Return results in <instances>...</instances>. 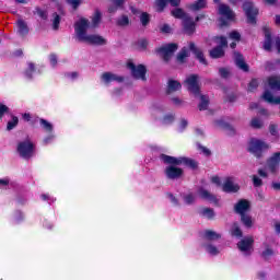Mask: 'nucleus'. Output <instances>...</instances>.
I'll return each mask as SVG.
<instances>
[{"instance_id":"nucleus-1","label":"nucleus","mask_w":280,"mask_h":280,"mask_svg":"<svg viewBox=\"0 0 280 280\" xmlns=\"http://www.w3.org/2000/svg\"><path fill=\"white\" fill-rule=\"evenodd\" d=\"M161 159L167 165L164 170V174L170 180H178V178L183 177L184 171L178 167V165H186V167H190V170L198 168V162L189 158H174L162 154Z\"/></svg>"},{"instance_id":"nucleus-2","label":"nucleus","mask_w":280,"mask_h":280,"mask_svg":"<svg viewBox=\"0 0 280 280\" xmlns=\"http://www.w3.org/2000/svg\"><path fill=\"white\" fill-rule=\"evenodd\" d=\"M90 27L89 20L82 18L74 24V32L78 40L89 45H106V39L100 35L86 34Z\"/></svg>"},{"instance_id":"nucleus-3","label":"nucleus","mask_w":280,"mask_h":280,"mask_svg":"<svg viewBox=\"0 0 280 280\" xmlns=\"http://www.w3.org/2000/svg\"><path fill=\"white\" fill-rule=\"evenodd\" d=\"M189 51H192L195 54L196 58L199 60L201 65H207V59H205V54H202V50L198 49L196 47V44L189 43L188 46H185L179 54L177 55V62L183 65L185 62L186 58H189Z\"/></svg>"},{"instance_id":"nucleus-4","label":"nucleus","mask_w":280,"mask_h":280,"mask_svg":"<svg viewBox=\"0 0 280 280\" xmlns=\"http://www.w3.org/2000/svg\"><path fill=\"white\" fill-rule=\"evenodd\" d=\"M172 16L175 19H182L183 20V26L185 34H188V36H191L196 32V22H194V19L189 18L187 14H185V11L183 9H174L171 12Z\"/></svg>"},{"instance_id":"nucleus-5","label":"nucleus","mask_w":280,"mask_h":280,"mask_svg":"<svg viewBox=\"0 0 280 280\" xmlns=\"http://www.w3.org/2000/svg\"><path fill=\"white\" fill-rule=\"evenodd\" d=\"M270 145L261 140L252 139L248 144V151L257 156V159L261 158V154L269 150Z\"/></svg>"},{"instance_id":"nucleus-6","label":"nucleus","mask_w":280,"mask_h":280,"mask_svg":"<svg viewBox=\"0 0 280 280\" xmlns=\"http://www.w3.org/2000/svg\"><path fill=\"white\" fill-rule=\"evenodd\" d=\"M200 77L198 74H190L184 81V86H186L187 91L192 93V95H200Z\"/></svg>"},{"instance_id":"nucleus-7","label":"nucleus","mask_w":280,"mask_h":280,"mask_svg":"<svg viewBox=\"0 0 280 280\" xmlns=\"http://www.w3.org/2000/svg\"><path fill=\"white\" fill-rule=\"evenodd\" d=\"M18 153L22 159H32L34 156V143L30 139L18 143Z\"/></svg>"},{"instance_id":"nucleus-8","label":"nucleus","mask_w":280,"mask_h":280,"mask_svg":"<svg viewBox=\"0 0 280 280\" xmlns=\"http://www.w3.org/2000/svg\"><path fill=\"white\" fill-rule=\"evenodd\" d=\"M214 43L219 47H215L212 50H210V56L212 58H222V56H224L223 47H226V45H228L226 37H222V36L221 37H215Z\"/></svg>"},{"instance_id":"nucleus-9","label":"nucleus","mask_w":280,"mask_h":280,"mask_svg":"<svg viewBox=\"0 0 280 280\" xmlns=\"http://www.w3.org/2000/svg\"><path fill=\"white\" fill-rule=\"evenodd\" d=\"M128 69H130L131 71V75H133L136 78V80H142V82H145V66L143 65H139V66H135V63H132V61H129L127 63Z\"/></svg>"},{"instance_id":"nucleus-10","label":"nucleus","mask_w":280,"mask_h":280,"mask_svg":"<svg viewBox=\"0 0 280 280\" xmlns=\"http://www.w3.org/2000/svg\"><path fill=\"white\" fill-rule=\"evenodd\" d=\"M244 12L247 16V22L252 25H255L257 14H259V10L253 5V2H245L243 4Z\"/></svg>"},{"instance_id":"nucleus-11","label":"nucleus","mask_w":280,"mask_h":280,"mask_svg":"<svg viewBox=\"0 0 280 280\" xmlns=\"http://www.w3.org/2000/svg\"><path fill=\"white\" fill-rule=\"evenodd\" d=\"M176 49H178V45L168 44V45L161 47L158 51H159L161 58H163V60H165L167 62L172 58V56H174V51H176Z\"/></svg>"},{"instance_id":"nucleus-12","label":"nucleus","mask_w":280,"mask_h":280,"mask_svg":"<svg viewBox=\"0 0 280 280\" xmlns=\"http://www.w3.org/2000/svg\"><path fill=\"white\" fill-rule=\"evenodd\" d=\"M255 241L253 237H245L241 242H238L237 247L241 253H244V255H250L253 253V243Z\"/></svg>"},{"instance_id":"nucleus-13","label":"nucleus","mask_w":280,"mask_h":280,"mask_svg":"<svg viewBox=\"0 0 280 280\" xmlns=\"http://www.w3.org/2000/svg\"><path fill=\"white\" fill-rule=\"evenodd\" d=\"M223 191L228 192V194H235L237 191H240V185H237V183H235V178L233 177H226L225 182L222 186Z\"/></svg>"},{"instance_id":"nucleus-14","label":"nucleus","mask_w":280,"mask_h":280,"mask_svg":"<svg viewBox=\"0 0 280 280\" xmlns=\"http://www.w3.org/2000/svg\"><path fill=\"white\" fill-rule=\"evenodd\" d=\"M279 163H280V152L273 153L266 164V170L269 172H277L279 170Z\"/></svg>"},{"instance_id":"nucleus-15","label":"nucleus","mask_w":280,"mask_h":280,"mask_svg":"<svg viewBox=\"0 0 280 280\" xmlns=\"http://www.w3.org/2000/svg\"><path fill=\"white\" fill-rule=\"evenodd\" d=\"M101 80L105 84H110V82H124V77L115 74L113 72H104L101 75Z\"/></svg>"},{"instance_id":"nucleus-16","label":"nucleus","mask_w":280,"mask_h":280,"mask_svg":"<svg viewBox=\"0 0 280 280\" xmlns=\"http://www.w3.org/2000/svg\"><path fill=\"white\" fill-rule=\"evenodd\" d=\"M250 209V202L246 199L240 200L235 206H234V211L238 213V215H245L246 211Z\"/></svg>"},{"instance_id":"nucleus-17","label":"nucleus","mask_w":280,"mask_h":280,"mask_svg":"<svg viewBox=\"0 0 280 280\" xmlns=\"http://www.w3.org/2000/svg\"><path fill=\"white\" fill-rule=\"evenodd\" d=\"M219 14L221 16H224L228 21H233L235 19V13H233V10L226 4H220L219 5Z\"/></svg>"},{"instance_id":"nucleus-18","label":"nucleus","mask_w":280,"mask_h":280,"mask_svg":"<svg viewBox=\"0 0 280 280\" xmlns=\"http://www.w3.org/2000/svg\"><path fill=\"white\" fill-rule=\"evenodd\" d=\"M198 194H199L200 198H202L203 200H208L209 202H213L214 205H218V197H215L213 194L209 192L207 189L200 188L198 190Z\"/></svg>"},{"instance_id":"nucleus-19","label":"nucleus","mask_w":280,"mask_h":280,"mask_svg":"<svg viewBox=\"0 0 280 280\" xmlns=\"http://www.w3.org/2000/svg\"><path fill=\"white\" fill-rule=\"evenodd\" d=\"M267 85L271 91H280V75H271L267 79Z\"/></svg>"},{"instance_id":"nucleus-20","label":"nucleus","mask_w":280,"mask_h":280,"mask_svg":"<svg viewBox=\"0 0 280 280\" xmlns=\"http://www.w3.org/2000/svg\"><path fill=\"white\" fill-rule=\"evenodd\" d=\"M262 100L265 102H267L268 104H276V105H280V96H276L272 95V92H270L269 90H266L262 94Z\"/></svg>"},{"instance_id":"nucleus-21","label":"nucleus","mask_w":280,"mask_h":280,"mask_svg":"<svg viewBox=\"0 0 280 280\" xmlns=\"http://www.w3.org/2000/svg\"><path fill=\"white\" fill-rule=\"evenodd\" d=\"M234 60L238 69H242V71H248V65H246L244 57H242L240 52H234Z\"/></svg>"},{"instance_id":"nucleus-22","label":"nucleus","mask_w":280,"mask_h":280,"mask_svg":"<svg viewBox=\"0 0 280 280\" xmlns=\"http://www.w3.org/2000/svg\"><path fill=\"white\" fill-rule=\"evenodd\" d=\"M167 93H176V91H180V89H183V85L180 84V82L176 81V80H168L167 83Z\"/></svg>"},{"instance_id":"nucleus-23","label":"nucleus","mask_w":280,"mask_h":280,"mask_svg":"<svg viewBox=\"0 0 280 280\" xmlns=\"http://www.w3.org/2000/svg\"><path fill=\"white\" fill-rule=\"evenodd\" d=\"M264 50L272 51V38L270 37V32L268 30H265Z\"/></svg>"},{"instance_id":"nucleus-24","label":"nucleus","mask_w":280,"mask_h":280,"mask_svg":"<svg viewBox=\"0 0 280 280\" xmlns=\"http://www.w3.org/2000/svg\"><path fill=\"white\" fill-rule=\"evenodd\" d=\"M205 8H207V0H198L189 4V9L192 10V12H198V10H205Z\"/></svg>"},{"instance_id":"nucleus-25","label":"nucleus","mask_w":280,"mask_h":280,"mask_svg":"<svg viewBox=\"0 0 280 280\" xmlns=\"http://www.w3.org/2000/svg\"><path fill=\"white\" fill-rule=\"evenodd\" d=\"M18 32L21 34V36H25L30 32V28L27 27V24L23 20L18 21Z\"/></svg>"},{"instance_id":"nucleus-26","label":"nucleus","mask_w":280,"mask_h":280,"mask_svg":"<svg viewBox=\"0 0 280 280\" xmlns=\"http://www.w3.org/2000/svg\"><path fill=\"white\" fill-rule=\"evenodd\" d=\"M205 249L208 253V255H211L212 257H215V255H220V248H218L213 244L205 245Z\"/></svg>"},{"instance_id":"nucleus-27","label":"nucleus","mask_w":280,"mask_h":280,"mask_svg":"<svg viewBox=\"0 0 280 280\" xmlns=\"http://www.w3.org/2000/svg\"><path fill=\"white\" fill-rule=\"evenodd\" d=\"M102 23V13L100 11H95L92 16V27H97Z\"/></svg>"},{"instance_id":"nucleus-28","label":"nucleus","mask_w":280,"mask_h":280,"mask_svg":"<svg viewBox=\"0 0 280 280\" xmlns=\"http://www.w3.org/2000/svg\"><path fill=\"white\" fill-rule=\"evenodd\" d=\"M241 222L247 229H250V226H253V218H250V215H248V214H241Z\"/></svg>"},{"instance_id":"nucleus-29","label":"nucleus","mask_w":280,"mask_h":280,"mask_svg":"<svg viewBox=\"0 0 280 280\" xmlns=\"http://www.w3.org/2000/svg\"><path fill=\"white\" fill-rule=\"evenodd\" d=\"M165 5H167V0H155L154 2L156 12H163V10H165Z\"/></svg>"},{"instance_id":"nucleus-30","label":"nucleus","mask_w":280,"mask_h":280,"mask_svg":"<svg viewBox=\"0 0 280 280\" xmlns=\"http://www.w3.org/2000/svg\"><path fill=\"white\" fill-rule=\"evenodd\" d=\"M209 106V97L206 95L200 96L199 110H207Z\"/></svg>"},{"instance_id":"nucleus-31","label":"nucleus","mask_w":280,"mask_h":280,"mask_svg":"<svg viewBox=\"0 0 280 280\" xmlns=\"http://www.w3.org/2000/svg\"><path fill=\"white\" fill-rule=\"evenodd\" d=\"M34 73H36V68L34 67V63L30 62L28 68L25 71V75L28 80H32V78H34Z\"/></svg>"},{"instance_id":"nucleus-32","label":"nucleus","mask_w":280,"mask_h":280,"mask_svg":"<svg viewBox=\"0 0 280 280\" xmlns=\"http://www.w3.org/2000/svg\"><path fill=\"white\" fill-rule=\"evenodd\" d=\"M205 237H206V240H210V241L220 240V234H218L211 230H207L205 232Z\"/></svg>"},{"instance_id":"nucleus-33","label":"nucleus","mask_w":280,"mask_h":280,"mask_svg":"<svg viewBox=\"0 0 280 280\" xmlns=\"http://www.w3.org/2000/svg\"><path fill=\"white\" fill-rule=\"evenodd\" d=\"M117 25H119L120 27H126L127 25H130V19H128V15H121L117 20Z\"/></svg>"},{"instance_id":"nucleus-34","label":"nucleus","mask_w":280,"mask_h":280,"mask_svg":"<svg viewBox=\"0 0 280 280\" xmlns=\"http://www.w3.org/2000/svg\"><path fill=\"white\" fill-rule=\"evenodd\" d=\"M231 234L233 237H242V230L240 229V225L237 223H234L231 229Z\"/></svg>"},{"instance_id":"nucleus-35","label":"nucleus","mask_w":280,"mask_h":280,"mask_svg":"<svg viewBox=\"0 0 280 280\" xmlns=\"http://www.w3.org/2000/svg\"><path fill=\"white\" fill-rule=\"evenodd\" d=\"M39 121H40V125L43 126L44 130H46V132H52L54 125H51V122H49L43 118Z\"/></svg>"},{"instance_id":"nucleus-36","label":"nucleus","mask_w":280,"mask_h":280,"mask_svg":"<svg viewBox=\"0 0 280 280\" xmlns=\"http://www.w3.org/2000/svg\"><path fill=\"white\" fill-rule=\"evenodd\" d=\"M16 126H19V117L12 116V119L7 125V129L14 130Z\"/></svg>"},{"instance_id":"nucleus-37","label":"nucleus","mask_w":280,"mask_h":280,"mask_svg":"<svg viewBox=\"0 0 280 280\" xmlns=\"http://www.w3.org/2000/svg\"><path fill=\"white\" fill-rule=\"evenodd\" d=\"M66 3L73 8V10H78L82 5V0H66Z\"/></svg>"},{"instance_id":"nucleus-38","label":"nucleus","mask_w":280,"mask_h":280,"mask_svg":"<svg viewBox=\"0 0 280 280\" xmlns=\"http://www.w3.org/2000/svg\"><path fill=\"white\" fill-rule=\"evenodd\" d=\"M201 215H203V218H208L209 220H211V218H213V215H215V213L213 212V209L205 208L201 211Z\"/></svg>"},{"instance_id":"nucleus-39","label":"nucleus","mask_w":280,"mask_h":280,"mask_svg":"<svg viewBox=\"0 0 280 280\" xmlns=\"http://www.w3.org/2000/svg\"><path fill=\"white\" fill-rule=\"evenodd\" d=\"M269 132L272 137H275V139H279V128L277 127V125H270Z\"/></svg>"},{"instance_id":"nucleus-40","label":"nucleus","mask_w":280,"mask_h":280,"mask_svg":"<svg viewBox=\"0 0 280 280\" xmlns=\"http://www.w3.org/2000/svg\"><path fill=\"white\" fill-rule=\"evenodd\" d=\"M60 25V15H58L57 13L52 14V30H58Z\"/></svg>"},{"instance_id":"nucleus-41","label":"nucleus","mask_w":280,"mask_h":280,"mask_svg":"<svg viewBox=\"0 0 280 280\" xmlns=\"http://www.w3.org/2000/svg\"><path fill=\"white\" fill-rule=\"evenodd\" d=\"M252 128H261L264 126V121L259 118H253L250 121Z\"/></svg>"},{"instance_id":"nucleus-42","label":"nucleus","mask_w":280,"mask_h":280,"mask_svg":"<svg viewBox=\"0 0 280 280\" xmlns=\"http://www.w3.org/2000/svg\"><path fill=\"white\" fill-rule=\"evenodd\" d=\"M184 200L186 205H192V202H196V196H194V194H188L184 197Z\"/></svg>"},{"instance_id":"nucleus-43","label":"nucleus","mask_w":280,"mask_h":280,"mask_svg":"<svg viewBox=\"0 0 280 280\" xmlns=\"http://www.w3.org/2000/svg\"><path fill=\"white\" fill-rule=\"evenodd\" d=\"M140 21L142 25H148V23H150V15L148 13H142L140 15Z\"/></svg>"},{"instance_id":"nucleus-44","label":"nucleus","mask_w":280,"mask_h":280,"mask_svg":"<svg viewBox=\"0 0 280 280\" xmlns=\"http://www.w3.org/2000/svg\"><path fill=\"white\" fill-rule=\"evenodd\" d=\"M231 40H235L236 43H238L240 38H242V35H240L238 32L233 31L229 34Z\"/></svg>"},{"instance_id":"nucleus-45","label":"nucleus","mask_w":280,"mask_h":280,"mask_svg":"<svg viewBox=\"0 0 280 280\" xmlns=\"http://www.w3.org/2000/svg\"><path fill=\"white\" fill-rule=\"evenodd\" d=\"M258 86H259V81H257V79H253L249 82L248 91H255V89H257Z\"/></svg>"},{"instance_id":"nucleus-46","label":"nucleus","mask_w":280,"mask_h":280,"mask_svg":"<svg viewBox=\"0 0 280 280\" xmlns=\"http://www.w3.org/2000/svg\"><path fill=\"white\" fill-rule=\"evenodd\" d=\"M253 183L254 187H261V185H264V182L257 175L253 176Z\"/></svg>"},{"instance_id":"nucleus-47","label":"nucleus","mask_w":280,"mask_h":280,"mask_svg":"<svg viewBox=\"0 0 280 280\" xmlns=\"http://www.w3.org/2000/svg\"><path fill=\"white\" fill-rule=\"evenodd\" d=\"M172 121H174V115L168 114V115L164 116L163 124L167 125V124H172Z\"/></svg>"},{"instance_id":"nucleus-48","label":"nucleus","mask_w":280,"mask_h":280,"mask_svg":"<svg viewBox=\"0 0 280 280\" xmlns=\"http://www.w3.org/2000/svg\"><path fill=\"white\" fill-rule=\"evenodd\" d=\"M8 110H9L8 106L0 103V119L3 117V115H5V113H8Z\"/></svg>"},{"instance_id":"nucleus-49","label":"nucleus","mask_w":280,"mask_h":280,"mask_svg":"<svg viewBox=\"0 0 280 280\" xmlns=\"http://www.w3.org/2000/svg\"><path fill=\"white\" fill-rule=\"evenodd\" d=\"M272 255H273V252L270 248H267L266 250L262 252V257L265 259H268V257H272Z\"/></svg>"},{"instance_id":"nucleus-50","label":"nucleus","mask_w":280,"mask_h":280,"mask_svg":"<svg viewBox=\"0 0 280 280\" xmlns=\"http://www.w3.org/2000/svg\"><path fill=\"white\" fill-rule=\"evenodd\" d=\"M49 60L51 67H56V65H58V57L56 55H50Z\"/></svg>"},{"instance_id":"nucleus-51","label":"nucleus","mask_w":280,"mask_h":280,"mask_svg":"<svg viewBox=\"0 0 280 280\" xmlns=\"http://www.w3.org/2000/svg\"><path fill=\"white\" fill-rule=\"evenodd\" d=\"M199 150H201L205 156H211V150L207 149L206 147L199 145Z\"/></svg>"},{"instance_id":"nucleus-52","label":"nucleus","mask_w":280,"mask_h":280,"mask_svg":"<svg viewBox=\"0 0 280 280\" xmlns=\"http://www.w3.org/2000/svg\"><path fill=\"white\" fill-rule=\"evenodd\" d=\"M219 73H220L221 78H229V70L226 68H221L219 70Z\"/></svg>"},{"instance_id":"nucleus-53","label":"nucleus","mask_w":280,"mask_h":280,"mask_svg":"<svg viewBox=\"0 0 280 280\" xmlns=\"http://www.w3.org/2000/svg\"><path fill=\"white\" fill-rule=\"evenodd\" d=\"M273 47H276L278 54H280V38L276 37L273 40Z\"/></svg>"},{"instance_id":"nucleus-54","label":"nucleus","mask_w":280,"mask_h":280,"mask_svg":"<svg viewBox=\"0 0 280 280\" xmlns=\"http://www.w3.org/2000/svg\"><path fill=\"white\" fill-rule=\"evenodd\" d=\"M161 32H163L164 34H170V32H172V28L170 27V25L164 24V25L161 27Z\"/></svg>"},{"instance_id":"nucleus-55","label":"nucleus","mask_w":280,"mask_h":280,"mask_svg":"<svg viewBox=\"0 0 280 280\" xmlns=\"http://www.w3.org/2000/svg\"><path fill=\"white\" fill-rule=\"evenodd\" d=\"M188 126V122L186 119H182L180 122H179V129L180 130H185Z\"/></svg>"},{"instance_id":"nucleus-56","label":"nucleus","mask_w":280,"mask_h":280,"mask_svg":"<svg viewBox=\"0 0 280 280\" xmlns=\"http://www.w3.org/2000/svg\"><path fill=\"white\" fill-rule=\"evenodd\" d=\"M211 183H213L214 185H217L218 187H220V185H221L220 177L213 176V177L211 178Z\"/></svg>"},{"instance_id":"nucleus-57","label":"nucleus","mask_w":280,"mask_h":280,"mask_svg":"<svg viewBox=\"0 0 280 280\" xmlns=\"http://www.w3.org/2000/svg\"><path fill=\"white\" fill-rule=\"evenodd\" d=\"M8 185H10V179H0V187H8Z\"/></svg>"},{"instance_id":"nucleus-58","label":"nucleus","mask_w":280,"mask_h":280,"mask_svg":"<svg viewBox=\"0 0 280 280\" xmlns=\"http://www.w3.org/2000/svg\"><path fill=\"white\" fill-rule=\"evenodd\" d=\"M172 102L175 104V106H180L183 104V101L178 97L172 98Z\"/></svg>"},{"instance_id":"nucleus-59","label":"nucleus","mask_w":280,"mask_h":280,"mask_svg":"<svg viewBox=\"0 0 280 280\" xmlns=\"http://www.w3.org/2000/svg\"><path fill=\"white\" fill-rule=\"evenodd\" d=\"M168 198H170L171 202H173V205H178V199H176V197H174V195L168 194Z\"/></svg>"},{"instance_id":"nucleus-60","label":"nucleus","mask_w":280,"mask_h":280,"mask_svg":"<svg viewBox=\"0 0 280 280\" xmlns=\"http://www.w3.org/2000/svg\"><path fill=\"white\" fill-rule=\"evenodd\" d=\"M168 2L171 3V5L176 7L180 4V0H168Z\"/></svg>"},{"instance_id":"nucleus-61","label":"nucleus","mask_w":280,"mask_h":280,"mask_svg":"<svg viewBox=\"0 0 280 280\" xmlns=\"http://www.w3.org/2000/svg\"><path fill=\"white\" fill-rule=\"evenodd\" d=\"M51 141H54V136H49L47 138L44 139V143H51Z\"/></svg>"},{"instance_id":"nucleus-62","label":"nucleus","mask_w":280,"mask_h":280,"mask_svg":"<svg viewBox=\"0 0 280 280\" xmlns=\"http://www.w3.org/2000/svg\"><path fill=\"white\" fill-rule=\"evenodd\" d=\"M272 188L276 189V191H280V183H272Z\"/></svg>"},{"instance_id":"nucleus-63","label":"nucleus","mask_w":280,"mask_h":280,"mask_svg":"<svg viewBox=\"0 0 280 280\" xmlns=\"http://www.w3.org/2000/svg\"><path fill=\"white\" fill-rule=\"evenodd\" d=\"M258 279L259 280H266V273L265 272H259L258 273Z\"/></svg>"},{"instance_id":"nucleus-64","label":"nucleus","mask_w":280,"mask_h":280,"mask_svg":"<svg viewBox=\"0 0 280 280\" xmlns=\"http://www.w3.org/2000/svg\"><path fill=\"white\" fill-rule=\"evenodd\" d=\"M275 229H276V233H280V223L279 222L275 223Z\"/></svg>"}]
</instances>
